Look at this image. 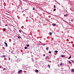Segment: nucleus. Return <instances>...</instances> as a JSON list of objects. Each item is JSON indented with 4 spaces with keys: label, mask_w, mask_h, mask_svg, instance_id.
I'll use <instances>...</instances> for the list:
<instances>
[{
    "label": "nucleus",
    "mask_w": 74,
    "mask_h": 74,
    "mask_svg": "<svg viewBox=\"0 0 74 74\" xmlns=\"http://www.w3.org/2000/svg\"><path fill=\"white\" fill-rule=\"evenodd\" d=\"M45 59L46 60H49V58L48 56H46V57Z\"/></svg>",
    "instance_id": "nucleus-1"
},
{
    "label": "nucleus",
    "mask_w": 74,
    "mask_h": 74,
    "mask_svg": "<svg viewBox=\"0 0 74 74\" xmlns=\"http://www.w3.org/2000/svg\"><path fill=\"white\" fill-rule=\"evenodd\" d=\"M22 72V70H19L18 72V74H20V73H21V72Z\"/></svg>",
    "instance_id": "nucleus-2"
},
{
    "label": "nucleus",
    "mask_w": 74,
    "mask_h": 74,
    "mask_svg": "<svg viewBox=\"0 0 74 74\" xmlns=\"http://www.w3.org/2000/svg\"><path fill=\"white\" fill-rule=\"evenodd\" d=\"M4 44H5L6 45V47H8V45H7V43H6V42H5Z\"/></svg>",
    "instance_id": "nucleus-3"
},
{
    "label": "nucleus",
    "mask_w": 74,
    "mask_h": 74,
    "mask_svg": "<svg viewBox=\"0 0 74 74\" xmlns=\"http://www.w3.org/2000/svg\"><path fill=\"white\" fill-rule=\"evenodd\" d=\"M52 25L53 26H56V24L53 23Z\"/></svg>",
    "instance_id": "nucleus-4"
},
{
    "label": "nucleus",
    "mask_w": 74,
    "mask_h": 74,
    "mask_svg": "<svg viewBox=\"0 0 74 74\" xmlns=\"http://www.w3.org/2000/svg\"><path fill=\"white\" fill-rule=\"evenodd\" d=\"M1 58H5V56L3 55L1 56Z\"/></svg>",
    "instance_id": "nucleus-5"
},
{
    "label": "nucleus",
    "mask_w": 74,
    "mask_h": 74,
    "mask_svg": "<svg viewBox=\"0 0 74 74\" xmlns=\"http://www.w3.org/2000/svg\"><path fill=\"white\" fill-rule=\"evenodd\" d=\"M35 71L36 73H38V70H36Z\"/></svg>",
    "instance_id": "nucleus-6"
},
{
    "label": "nucleus",
    "mask_w": 74,
    "mask_h": 74,
    "mask_svg": "<svg viewBox=\"0 0 74 74\" xmlns=\"http://www.w3.org/2000/svg\"><path fill=\"white\" fill-rule=\"evenodd\" d=\"M74 70L73 69H72L71 70V72H72V73H73V72H74Z\"/></svg>",
    "instance_id": "nucleus-7"
},
{
    "label": "nucleus",
    "mask_w": 74,
    "mask_h": 74,
    "mask_svg": "<svg viewBox=\"0 0 74 74\" xmlns=\"http://www.w3.org/2000/svg\"><path fill=\"white\" fill-rule=\"evenodd\" d=\"M21 37L19 36H18V38H21Z\"/></svg>",
    "instance_id": "nucleus-8"
},
{
    "label": "nucleus",
    "mask_w": 74,
    "mask_h": 74,
    "mask_svg": "<svg viewBox=\"0 0 74 74\" xmlns=\"http://www.w3.org/2000/svg\"><path fill=\"white\" fill-rule=\"evenodd\" d=\"M61 56H62V58H63L64 57H65V56H64L63 55H62Z\"/></svg>",
    "instance_id": "nucleus-9"
},
{
    "label": "nucleus",
    "mask_w": 74,
    "mask_h": 74,
    "mask_svg": "<svg viewBox=\"0 0 74 74\" xmlns=\"http://www.w3.org/2000/svg\"><path fill=\"white\" fill-rule=\"evenodd\" d=\"M62 64H63V63L62 62H61V64L60 65V66H62Z\"/></svg>",
    "instance_id": "nucleus-10"
},
{
    "label": "nucleus",
    "mask_w": 74,
    "mask_h": 74,
    "mask_svg": "<svg viewBox=\"0 0 74 74\" xmlns=\"http://www.w3.org/2000/svg\"><path fill=\"white\" fill-rule=\"evenodd\" d=\"M64 16H67V14H66L65 15H64Z\"/></svg>",
    "instance_id": "nucleus-11"
},
{
    "label": "nucleus",
    "mask_w": 74,
    "mask_h": 74,
    "mask_svg": "<svg viewBox=\"0 0 74 74\" xmlns=\"http://www.w3.org/2000/svg\"><path fill=\"white\" fill-rule=\"evenodd\" d=\"M58 51H55V53H58Z\"/></svg>",
    "instance_id": "nucleus-12"
},
{
    "label": "nucleus",
    "mask_w": 74,
    "mask_h": 74,
    "mask_svg": "<svg viewBox=\"0 0 74 74\" xmlns=\"http://www.w3.org/2000/svg\"><path fill=\"white\" fill-rule=\"evenodd\" d=\"M71 56H70V57L68 59H71Z\"/></svg>",
    "instance_id": "nucleus-13"
},
{
    "label": "nucleus",
    "mask_w": 74,
    "mask_h": 74,
    "mask_svg": "<svg viewBox=\"0 0 74 74\" xmlns=\"http://www.w3.org/2000/svg\"><path fill=\"white\" fill-rule=\"evenodd\" d=\"M69 64H71V62L70 61H69Z\"/></svg>",
    "instance_id": "nucleus-14"
},
{
    "label": "nucleus",
    "mask_w": 74,
    "mask_h": 74,
    "mask_svg": "<svg viewBox=\"0 0 74 74\" xmlns=\"http://www.w3.org/2000/svg\"><path fill=\"white\" fill-rule=\"evenodd\" d=\"M48 67H49V68H50V67H51L50 66H49V65H48Z\"/></svg>",
    "instance_id": "nucleus-15"
},
{
    "label": "nucleus",
    "mask_w": 74,
    "mask_h": 74,
    "mask_svg": "<svg viewBox=\"0 0 74 74\" xmlns=\"http://www.w3.org/2000/svg\"><path fill=\"white\" fill-rule=\"evenodd\" d=\"M25 49H27V47H25L24 48Z\"/></svg>",
    "instance_id": "nucleus-16"
},
{
    "label": "nucleus",
    "mask_w": 74,
    "mask_h": 74,
    "mask_svg": "<svg viewBox=\"0 0 74 74\" xmlns=\"http://www.w3.org/2000/svg\"><path fill=\"white\" fill-rule=\"evenodd\" d=\"M49 34L50 35H52V33L51 32H50Z\"/></svg>",
    "instance_id": "nucleus-17"
},
{
    "label": "nucleus",
    "mask_w": 74,
    "mask_h": 74,
    "mask_svg": "<svg viewBox=\"0 0 74 74\" xmlns=\"http://www.w3.org/2000/svg\"><path fill=\"white\" fill-rule=\"evenodd\" d=\"M3 30H4V31H5V30H6V29L5 28H4L3 29Z\"/></svg>",
    "instance_id": "nucleus-18"
},
{
    "label": "nucleus",
    "mask_w": 74,
    "mask_h": 74,
    "mask_svg": "<svg viewBox=\"0 0 74 74\" xmlns=\"http://www.w3.org/2000/svg\"><path fill=\"white\" fill-rule=\"evenodd\" d=\"M27 47H29V45H27Z\"/></svg>",
    "instance_id": "nucleus-19"
},
{
    "label": "nucleus",
    "mask_w": 74,
    "mask_h": 74,
    "mask_svg": "<svg viewBox=\"0 0 74 74\" xmlns=\"http://www.w3.org/2000/svg\"><path fill=\"white\" fill-rule=\"evenodd\" d=\"M46 49H47V50H48V49H49V48L47 47L46 48Z\"/></svg>",
    "instance_id": "nucleus-20"
},
{
    "label": "nucleus",
    "mask_w": 74,
    "mask_h": 74,
    "mask_svg": "<svg viewBox=\"0 0 74 74\" xmlns=\"http://www.w3.org/2000/svg\"><path fill=\"white\" fill-rule=\"evenodd\" d=\"M49 53H51V51H49Z\"/></svg>",
    "instance_id": "nucleus-21"
},
{
    "label": "nucleus",
    "mask_w": 74,
    "mask_h": 74,
    "mask_svg": "<svg viewBox=\"0 0 74 74\" xmlns=\"http://www.w3.org/2000/svg\"><path fill=\"white\" fill-rule=\"evenodd\" d=\"M42 45H45V44H42Z\"/></svg>",
    "instance_id": "nucleus-22"
},
{
    "label": "nucleus",
    "mask_w": 74,
    "mask_h": 74,
    "mask_svg": "<svg viewBox=\"0 0 74 74\" xmlns=\"http://www.w3.org/2000/svg\"><path fill=\"white\" fill-rule=\"evenodd\" d=\"M53 11H56V9H53Z\"/></svg>",
    "instance_id": "nucleus-23"
},
{
    "label": "nucleus",
    "mask_w": 74,
    "mask_h": 74,
    "mask_svg": "<svg viewBox=\"0 0 74 74\" xmlns=\"http://www.w3.org/2000/svg\"><path fill=\"white\" fill-rule=\"evenodd\" d=\"M5 69H6L5 68H3V70H5Z\"/></svg>",
    "instance_id": "nucleus-24"
},
{
    "label": "nucleus",
    "mask_w": 74,
    "mask_h": 74,
    "mask_svg": "<svg viewBox=\"0 0 74 74\" xmlns=\"http://www.w3.org/2000/svg\"><path fill=\"white\" fill-rule=\"evenodd\" d=\"M54 8H56V6H55V5H54Z\"/></svg>",
    "instance_id": "nucleus-25"
},
{
    "label": "nucleus",
    "mask_w": 74,
    "mask_h": 74,
    "mask_svg": "<svg viewBox=\"0 0 74 74\" xmlns=\"http://www.w3.org/2000/svg\"><path fill=\"white\" fill-rule=\"evenodd\" d=\"M19 32L20 33H21V30H19Z\"/></svg>",
    "instance_id": "nucleus-26"
},
{
    "label": "nucleus",
    "mask_w": 74,
    "mask_h": 74,
    "mask_svg": "<svg viewBox=\"0 0 74 74\" xmlns=\"http://www.w3.org/2000/svg\"><path fill=\"white\" fill-rule=\"evenodd\" d=\"M73 19H72L71 20V21L73 22Z\"/></svg>",
    "instance_id": "nucleus-27"
},
{
    "label": "nucleus",
    "mask_w": 74,
    "mask_h": 74,
    "mask_svg": "<svg viewBox=\"0 0 74 74\" xmlns=\"http://www.w3.org/2000/svg\"><path fill=\"white\" fill-rule=\"evenodd\" d=\"M33 10H35V8H33Z\"/></svg>",
    "instance_id": "nucleus-28"
},
{
    "label": "nucleus",
    "mask_w": 74,
    "mask_h": 74,
    "mask_svg": "<svg viewBox=\"0 0 74 74\" xmlns=\"http://www.w3.org/2000/svg\"><path fill=\"white\" fill-rule=\"evenodd\" d=\"M49 62L50 63H51V61H49Z\"/></svg>",
    "instance_id": "nucleus-29"
},
{
    "label": "nucleus",
    "mask_w": 74,
    "mask_h": 74,
    "mask_svg": "<svg viewBox=\"0 0 74 74\" xmlns=\"http://www.w3.org/2000/svg\"><path fill=\"white\" fill-rule=\"evenodd\" d=\"M71 61H72V62H73V63H74V61H73V60H72Z\"/></svg>",
    "instance_id": "nucleus-30"
},
{
    "label": "nucleus",
    "mask_w": 74,
    "mask_h": 74,
    "mask_svg": "<svg viewBox=\"0 0 74 74\" xmlns=\"http://www.w3.org/2000/svg\"><path fill=\"white\" fill-rule=\"evenodd\" d=\"M43 56H45V54H43Z\"/></svg>",
    "instance_id": "nucleus-31"
},
{
    "label": "nucleus",
    "mask_w": 74,
    "mask_h": 74,
    "mask_svg": "<svg viewBox=\"0 0 74 74\" xmlns=\"http://www.w3.org/2000/svg\"><path fill=\"white\" fill-rule=\"evenodd\" d=\"M10 58H9V60H10Z\"/></svg>",
    "instance_id": "nucleus-32"
},
{
    "label": "nucleus",
    "mask_w": 74,
    "mask_h": 74,
    "mask_svg": "<svg viewBox=\"0 0 74 74\" xmlns=\"http://www.w3.org/2000/svg\"><path fill=\"white\" fill-rule=\"evenodd\" d=\"M7 26V24H6L5 25V26Z\"/></svg>",
    "instance_id": "nucleus-33"
},
{
    "label": "nucleus",
    "mask_w": 74,
    "mask_h": 74,
    "mask_svg": "<svg viewBox=\"0 0 74 74\" xmlns=\"http://www.w3.org/2000/svg\"><path fill=\"white\" fill-rule=\"evenodd\" d=\"M53 57H54V58H55V56H54Z\"/></svg>",
    "instance_id": "nucleus-34"
},
{
    "label": "nucleus",
    "mask_w": 74,
    "mask_h": 74,
    "mask_svg": "<svg viewBox=\"0 0 74 74\" xmlns=\"http://www.w3.org/2000/svg\"><path fill=\"white\" fill-rule=\"evenodd\" d=\"M57 60H58V61H59V59Z\"/></svg>",
    "instance_id": "nucleus-35"
},
{
    "label": "nucleus",
    "mask_w": 74,
    "mask_h": 74,
    "mask_svg": "<svg viewBox=\"0 0 74 74\" xmlns=\"http://www.w3.org/2000/svg\"><path fill=\"white\" fill-rule=\"evenodd\" d=\"M1 68V66H0V68Z\"/></svg>",
    "instance_id": "nucleus-36"
},
{
    "label": "nucleus",
    "mask_w": 74,
    "mask_h": 74,
    "mask_svg": "<svg viewBox=\"0 0 74 74\" xmlns=\"http://www.w3.org/2000/svg\"><path fill=\"white\" fill-rule=\"evenodd\" d=\"M30 53H32V52H30Z\"/></svg>",
    "instance_id": "nucleus-37"
},
{
    "label": "nucleus",
    "mask_w": 74,
    "mask_h": 74,
    "mask_svg": "<svg viewBox=\"0 0 74 74\" xmlns=\"http://www.w3.org/2000/svg\"><path fill=\"white\" fill-rule=\"evenodd\" d=\"M16 58V56H15Z\"/></svg>",
    "instance_id": "nucleus-38"
},
{
    "label": "nucleus",
    "mask_w": 74,
    "mask_h": 74,
    "mask_svg": "<svg viewBox=\"0 0 74 74\" xmlns=\"http://www.w3.org/2000/svg\"><path fill=\"white\" fill-rule=\"evenodd\" d=\"M27 10H28V9H27Z\"/></svg>",
    "instance_id": "nucleus-39"
}]
</instances>
